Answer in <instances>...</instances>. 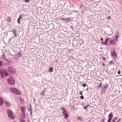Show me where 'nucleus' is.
Returning a JSON list of instances; mask_svg holds the SVG:
<instances>
[{
  "mask_svg": "<svg viewBox=\"0 0 122 122\" xmlns=\"http://www.w3.org/2000/svg\"><path fill=\"white\" fill-rule=\"evenodd\" d=\"M62 113L63 116H65V118H66L68 117L67 114H66V113H64V112H63Z\"/></svg>",
  "mask_w": 122,
  "mask_h": 122,
  "instance_id": "nucleus-11",
  "label": "nucleus"
},
{
  "mask_svg": "<svg viewBox=\"0 0 122 122\" xmlns=\"http://www.w3.org/2000/svg\"><path fill=\"white\" fill-rule=\"evenodd\" d=\"M78 119L81 121L82 120V118L81 117L79 118Z\"/></svg>",
  "mask_w": 122,
  "mask_h": 122,
  "instance_id": "nucleus-29",
  "label": "nucleus"
},
{
  "mask_svg": "<svg viewBox=\"0 0 122 122\" xmlns=\"http://www.w3.org/2000/svg\"><path fill=\"white\" fill-rule=\"evenodd\" d=\"M7 70L9 72L13 74L15 72V70L14 68L10 66H9L8 67Z\"/></svg>",
  "mask_w": 122,
  "mask_h": 122,
  "instance_id": "nucleus-4",
  "label": "nucleus"
},
{
  "mask_svg": "<svg viewBox=\"0 0 122 122\" xmlns=\"http://www.w3.org/2000/svg\"><path fill=\"white\" fill-rule=\"evenodd\" d=\"M107 86V85H103L102 90V93H104L105 92Z\"/></svg>",
  "mask_w": 122,
  "mask_h": 122,
  "instance_id": "nucleus-5",
  "label": "nucleus"
},
{
  "mask_svg": "<svg viewBox=\"0 0 122 122\" xmlns=\"http://www.w3.org/2000/svg\"><path fill=\"white\" fill-rule=\"evenodd\" d=\"M24 100L22 98H21L20 99V102L21 104H23L24 102Z\"/></svg>",
  "mask_w": 122,
  "mask_h": 122,
  "instance_id": "nucleus-12",
  "label": "nucleus"
},
{
  "mask_svg": "<svg viewBox=\"0 0 122 122\" xmlns=\"http://www.w3.org/2000/svg\"><path fill=\"white\" fill-rule=\"evenodd\" d=\"M4 57V54L3 55V56L2 57V58H3Z\"/></svg>",
  "mask_w": 122,
  "mask_h": 122,
  "instance_id": "nucleus-48",
  "label": "nucleus"
},
{
  "mask_svg": "<svg viewBox=\"0 0 122 122\" xmlns=\"http://www.w3.org/2000/svg\"><path fill=\"white\" fill-rule=\"evenodd\" d=\"M63 111H64V112H64V113H66V111L65 110H63Z\"/></svg>",
  "mask_w": 122,
  "mask_h": 122,
  "instance_id": "nucleus-42",
  "label": "nucleus"
},
{
  "mask_svg": "<svg viewBox=\"0 0 122 122\" xmlns=\"http://www.w3.org/2000/svg\"><path fill=\"white\" fill-rule=\"evenodd\" d=\"M30 0H25V2L27 3L30 1Z\"/></svg>",
  "mask_w": 122,
  "mask_h": 122,
  "instance_id": "nucleus-27",
  "label": "nucleus"
},
{
  "mask_svg": "<svg viewBox=\"0 0 122 122\" xmlns=\"http://www.w3.org/2000/svg\"><path fill=\"white\" fill-rule=\"evenodd\" d=\"M86 90H88V89H86Z\"/></svg>",
  "mask_w": 122,
  "mask_h": 122,
  "instance_id": "nucleus-50",
  "label": "nucleus"
},
{
  "mask_svg": "<svg viewBox=\"0 0 122 122\" xmlns=\"http://www.w3.org/2000/svg\"><path fill=\"white\" fill-rule=\"evenodd\" d=\"M22 51H19V53L20 54L21 53V52Z\"/></svg>",
  "mask_w": 122,
  "mask_h": 122,
  "instance_id": "nucleus-44",
  "label": "nucleus"
},
{
  "mask_svg": "<svg viewBox=\"0 0 122 122\" xmlns=\"http://www.w3.org/2000/svg\"><path fill=\"white\" fill-rule=\"evenodd\" d=\"M7 113L8 117L10 118L11 119H13L15 118V115L13 112L11 110H8Z\"/></svg>",
  "mask_w": 122,
  "mask_h": 122,
  "instance_id": "nucleus-1",
  "label": "nucleus"
},
{
  "mask_svg": "<svg viewBox=\"0 0 122 122\" xmlns=\"http://www.w3.org/2000/svg\"><path fill=\"white\" fill-rule=\"evenodd\" d=\"M109 118H110V117H112V118L113 117V115H112V113H111L109 115Z\"/></svg>",
  "mask_w": 122,
  "mask_h": 122,
  "instance_id": "nucleus-18",
  "label": "nucleus"
},
{
  "mask_svg": "<svg viewBox=\"0 0 122 122\" xmlns=\"http://www.w3.org/2000/svg\"><path fill=\"white\" fill-rule=\"evenodd\" d=\"M118 36H119V34L117 32V34L115 36V37H116V38H117Z\"/></svg>",
  "mask_w": 122,
  "mask_h": 122,
  "instance_id": "nucleus-22",
  "label": "nucleus"
},
{
  "mask_svg": "<svg viewBox=\"0 0 122 122\" xmlns=\"http://www.w3.org/2000/svg\"><path fill=\"white\" fill-rule=\"evenodd\" d=\"M109 40V39H106V40H105V41L107 42V40Z\"/></svg>",
  "mask_w": 122,
  "mask_h": 122,
  "instance_id": "nucleus-35",
  "label": "nucleus"
},
{
  "mask_svg": "<svg viewBox=\"0 0 122 122\" xmlns=\"http://www.w3.org/2000/svg\"><path fill=\"white\" fill-rule=\"evenodd\" d=\"M82 85L83 86L85 87L86 86V84L85 83L83 84H82Z\"/></svg>",
  "mask_w": 122,
  "mask_h": 122,
  "instance_id": "nucleus-28",
  "label": "nucleus"
},
{
  "mask_svg": "<svg viewBox=\"0 0 122 122\" xmlns=\"http://www.w3.org/2000/svg\"><path fill=\"white\" fill-rule=\"evenodd\" d=\"M112 119V117H110V118H109L107 122H110Z\"/></svg>",
  "mask_w": 122,
  "mask_h": 122,
  "instance_id": "nucleus-21",
  "label": "nucleus"
},
{
  "mask_svg": "<svg viewBox=\"0 0 122 122\" xmlns=\"http://www.w3.org/2000/svg\"><path fill=\"white\" fill-rule=\"evenodd\" d=\"M17 56H18V57H20L22 56V54H20L19 53H18L17 54Z\"/></svg>",
  "mask_w": 122,
  "mask_h": 122,
  "instance_id": "nucleus-20",
  "label": "nucleus"
},
{
  "mask_svg": "<svg viewBox=\"0 0 122 122\" xmlns=\"http://www.w3.org/2000/svg\"><path fill=\"white\" fill-rule=\"evenodd\" d=\"M80 95H82V92H81V93H80Z\"/></svg>",
  "mask_w": 122,
  "mask_h": 122,
  "instance_id": "nucleus-46",
  "label": "nucleus"
},
{
  "mask_svg": "<svg viewBox=\"0 0 122 122\" xmlns=\"http://www.w3.org/2000/svg\"><path fill=\"white\" fill-rule=\"evenodd\" d=\"M22 116H23V117H20V118H23V119H24V118H25V112L24 113L23 112Z\"/></svg>",
  "mask_w": 122,
  "mask_h": 122,
  "instance_id": "nucleus-15",
  "label": "nucleus"
},
{
  "mask_svg": "<svg viewBox=\"0 0 122 122\" xmlns=\"http://www.w3.org/2000/svg\"><path fill=\"white\" fill-rule=\"evenodd\" d=\"M109 18H110L111 17H110V16H109Z\"/></svg>",
  "mask_w": 122,
  "mask_h": 122,
  "instance_id": "nucleus-52",
  "label": "nucleus"
},
{
  "mask_svg": "<svg viewBox=\"0 0 122 122\" xmlns=\"http://www.w3.org/2000/svg\"><path fill=\"white\" fill-rule=\"evenodd\" d=\"M111 53V55L113 56L114 58H117V57L116 53L115 50H113L112 51Z\"/></svg>",
  "mask_w": 122,
  "mask_h": 122,
  "instance_id": "nucleus-6",
  "label": "nucleus"
},
{
  "mask_svg": "<svg viewBox=\"0 0 122 122\" xmlns=\"http://www.w3.org/2000/svg\"><path fill=\"white\" fill-rule=\"evenodd\" d=\"M29 111V108L28 109Z\"/></svg>",
  "mask_w": 122,
  "mask_h": 122,
  "instance_id": "nucleus-54",
  "label": "nucleus"
},
{
  "mask_svg": "<svg viewBox=\"0 0 122 122\" xmlns=\"http://www.w3.org/2000/svg\"><path fill=\"white\" fill-rule=\"evenodd\" d=\"M5 105L7 107H9L11 106V104L10 102L7 101H5Z\"/></svg>",
  "mask_w": 122,
  "mask_h": 122,
  "instance_id": "nucleus-7",
  "label": "nucleus"
},
{
  "mask_svg": "<svg viewBox=\"0 0 122 122\" xmlns=\"http://www.w3.org/2000/svg\"><path fill=\"white\" fill-rule=\"evenodd\" d=\"M102 83H100V85L99 86V87L100 88H101L102 86Z\"/></svg>",
  "mask_w": 122,
  "mask_h": 122,
  "instance_id": "nucleus-23",
  "label": "nucleus"
},
{
  "mask_svg": "<svg viewBox=\"0 0 122 122\" xmlns=\"http://www.w3.org/2000/svg\"><path fill=\"white\" fill-rule=\"evenodd\" d=\"M4 102L1 97H0V106L2 105L3 103Z\"/></svg>",
  "mask_w": 122,
  "mask_h": 122,
  "instance_id": "nucleus-10",
  "label": "nucleus"
},
{
  "mask_svg": "<svg viewBox=\"0 0 122 122\" xmlns=\"http://www.w3.org/2000/svg\"><path fill=\"white\" fill-rule=\"evenodd\" d=\"M112 121L113 122H115V119H113L112 120Z\"/></svg>",
  "mask_w": 122,
  "mask_h": 122,
  "instance_id": "nucleus-38",
  "label": "nucleus"
},
{
  "mask_svg": "<svg viewBox=\"0 0 122 122\" xmlns=\"http://www.w3.org/2000/svg\"><path fill=\"white\" fill-rule=\"evenodd\" d=\"M71 28H72V29H73V28H72V27H71Z\"/></svg>",
  "mask_w": 122,
  "mask_h": 122,
  "instance_id": "nucleus-51",
  "label": "nucleus"
},
{
  "mask_svg": "<svg viewBox=\"0 0 122 122\" xmlns=\"http://www.w3.org/2000/svg\"><path fill=\"white\" fill-rule=\"evenodd\" d=\"M110 42L111 44H115L116 43L115 41L113 40H111Z\"/></svg>",
  "mask_w": 122,
  "mask_h": 122,
  "instance_id": "nucleus-13",
  "label": "nucleus"
},
{
  "mask_svg": "<svg viewBox=\"0 0 122 122\" xmlns=\"http://www.w3.org/2000/svg\"><path fill=\"white\" fill-rule=\"evenodd\" d=\"M10 89L11 92L15 94L18 95H20L21 94V92L16 88L11 87Z\"/></svg>",
  "mask_w": 122,
  "mask_h": 122,
  "instance_id": "nucleus-2",
  "label": "nucleus"
},
{
  "mask_svg": "<svg viewBox=\"0 0 122 122\" xmlns=\"http://www.w3.org/2000/svg\"><path fill=\"white\" fill-rule=\"evenodd\" d=\"M20 109L22 112L24 113L26 110V107H21Z\"/></svg>",
  "mask_w": 122,
  "mask_h": 122,
  "instance_id": "nucleus-9",
  "label": "nucleus"
},
{
  "mask_svg": "<svg viewBox=\"0 0 122 122\" xmlns=\"http://www.w3.org/2000/svg\"><path fill=\"white\" fill-rule=\"evenodd\" d=\"M61 19L63 21H69V20L70 19L67 17H65L64 18H63L61 17Z\"/></svg>",
  "mask_w": 122,
  "mask_h": 122,
  "instance_id": "nucleus-8",
  "label": "nucleus"
},
{
  "mask_svg": "<svg viewBox=\"0 0 122 122\" xmlns=\"http://www.w3.org/2000/svg\"><path fill=\"white\" fill-rule=\"evenodd\" d=\"M7 81L11 85H13L15 82L14 79L12 77L8 78L7 79Z\"/></svg>",
  "mask_w": 122,
  "mask_h": 122,
  "instance_id": "nucleus-3",
  "label": "nucleus"
},
{
  "mask_svg": "<svg viewBox=\"0 0 122 122\" xmlns=\"http://www.w3.org/2000/svg\"><path fill=\"white\" fill-rule=\"evenodd\" d=\"M103 39H101V40L102 41H103Z\"/></svg>",
  "mask_w": 122,
  "mask_h": 122,
  "instance_id": "nucleus-45",
  "label": "nucleus"
},
{
  "mask_svg": "<svg viewBox=\"0 0 122 122\" xmlns=\"http://www.w3.org/2000/svg\"><path fill=\"white\" fill-rule=\"evenodd\" d=\"M53 68L51 67L49 69V71L51 72H52L53 71Z\"/></svg>",
  "mask_w": 122,
  "mask_h": 122,
  "instance_id": "nucleus-17",
  "label": "nucleus"
},
{
  "mask_svg": "<svg viewBox=\"0 0 122 122\" xmlns=\"http://www.w3.org/2000/svg\"><path fill=\"white\" fill-rule=\"evenodd\" d=\"M114 63L113 61H110L109 62V63Z\"/></svg>",
  "mask_w": 122,
  "mask_h": 122,
  "instance_id": "nucleus-34",
  "label": "nucleus"
},
{
  "mask_svg": "<svg viewBox=\"0 0 122 122\" xmlns=\"http://www.w3.org/2000/svg\"><path fill=\"white\" fill-rule=\"evenodd\" d=\"M44 92H42V93H41V94L42 95H43H43H44Z\"/></svg>",
  "mask_w": 122,
  "mask_h": 122,
  "instance_id": "nucleus-39",
  "label": "nucleus"
},
{
  "mask_svg": "<svg viewBox=\"0 0 122 122\" xmlns=\"http://www.w3.org/2000/svg\"><path fill=\"white\" fill-rule=\"evenodd\" d=\"M117 38H116V40H116V41H117Z\"/></svg>",
  "mask_w": 122,
  "mask_h": 122,
  "instance_id": "nucleus-49",
  "label": "nucleus"
},
{
  "mask_svg": "<svg viewBox=\"0 0 122 122\" xmlns=\"http://www.w3.org/2000/svg\"><path fill=\"white\" fill-rule=\"evenodd\" d=\"M107 42L105 41L104 42H102V43L103 44L104 43V45H106L107 44Z\"/></svg>",
  "mask_w": 122,
  "mask_h": 122,
  "instance_id": "nucleus-25",
  "label": "nucleus"
},
{
  "mask_svg": "<svg viewBox=\"0 0 122 122\" xmlns=\"http://www.w3.org/2000/svg\"><path fill=\"white\" fill-rule=\"evenodd\" d=\"M100 122H104V120H103L102 121H101Z\"/></svg>",
  "mask_w": 122,
  "mask_h": 122,
  "instance_id": "nucleus-41",
  "label": "nucleus"
},
{
  "mask_svg": "<svg viewBox=\"0 0 122 122\" xmlns=\"http://www.w3.org/2000/svg\"><path fill=\"white\" fill-rule=\"evenodd\" d=\"M20 122H25V121H24V119L23 118H20Z\"/></svg>",
  "mask_w": 122,
  "mask_h": 122,
  "instance_id": "nucleus-19",
  "label": "nucleus"
},
{
  "mask_svg": "<svg viewBox=\"0 0 122 122\" xmlns=\"http://www.w3.org/2000/svg\"><path fill=\"white\" fill-rule=\"evenodd\" d=\"M121 119L120 118L118 119V120L116 122H118L120 121H121Z\"/></svg>",
  "mask_w": 122,
  "mask_h": 122,
  "instance_id": "nucleus-33",
  "label": "nucleus"
},
{
  "mask_svg": "<svg viewBox=\"0 0 122 122\" xmlns=\"http://www.w3.org/2000/svg\"><path fill=\"white\" fill-rule=\"evenodd\" d=\"M21 19V17L20 15H19V17L17 19V21H18V23L19 24L20 23V22L19 20Z\"/></svg>",
  "mask_w": 122,
  "mask_h": 122,
  "instance_id": "nucleus-16",
  "label": "nucleus"
},
{
  "mask_svg": "<svg viewBox=\"0 0 122 122\" xmlns=\"http://www.w3.org/2000/svg\"><path fill=\"white\" fill-rule=\"evenodd\" d=\"M4 72L5 76H7L8 75V74L6 72V71L5 70H4Z\"/></svg>",
  "mask_w": 122,
  "mask_h": 122,
  "instance_id": "nucleus-14",
  "label": "nucleus"
},
{
  "mask_svg": "<svg viewBox=\"0 0 122 122\" xmlns=\"http://www.w3.org/2000/svg\"><path fill=\"white\" fill-rule=\"evenodd\" d=\"M103 60H105V58H103Z\"/></svg>",
  "mask_w": 122,
  "mask_h": 122,
  "instance_id": "nucleus-47",
  "label": "nucleus"
},
{
  "mask_svg": "<svg viewBox=\"0 0 122 122\" xmlns=\"http://www.w3.org/2000/svg\"><path fill=\"white\" fill-rule=\"evenodd\" d=\"M87 106H86V107H84L83 108L84 109H87Z\"/></svg>",
  "mask_w": 122,
  "mask_h": 122,
  "instance_id": "nucleus-37",
  "label": "nucleus"
},
{
  "mask_svg": "<svg viewBox=\"0 0 122 122\" xmlns=\"http://www.w3.org/2000/svg\"><path fill=\"white\" fill-rule=\"evenodd\" d=\"M118 74H120V71H119L118 72Z\"/></svg>",
  "mask_w": 122,
  "mask_h": 122,
  "instance_id": "nucleus-36",
  "label": "nucleus"
},
{
  "mask_svg": "<svg viewBox=\"0 0 122 122\" xmlns=\"http://www.w3.org/2000/svg\"><path fill=\"white\" fill-rule=\"evenodd\" d=\"M80 97H81V98L82 99H83L84 98V97L83 96H81Z\"/></svg>",
  "mask_w": 122,
  "mask_h": 122,
  "instance_id": "nucleus-30",
  "label": "nucleus"
},
{
  "mask_svg": "<svg viewBox=\"0 0 122 122\" xmlns=\"http://www.w3.org/2000/svg\"><path fill=\"white\" fill-rule=\"evenodd\" d=\"M109 18H110L111 17H110V16H109Z\"/></svg>",
  "mask_w": 122,
  "mask_h": 122,
  "instance_id": "nucleus-53",
  "label": "nucleus"
},
{
  "mask_svg": "<svg viewBox=\"0 0 122 122\" xmlns=\"http://www.w3.org/2000/svg\"><path fill=\"white\" fill-rule=\"evenodd\" d=\"M117 119H118V118L117 117H116L115 118V119H115V120Z\"/></svg>",
  "mask_w": 122,
  "mask_h": 122,
  "instance_id": "nucleus-43",
  "label": "nucleus"
},
{
  "mask_svg": "<svg viewBox=\"0 0 122 122\" xmlns=\"http://www.w3.org/2000/svg\"><path fill=\"white\" fill-rule=\"evenodd\" d=\"M12 31L13 33L14 34H15V30H12Z\"/></svg>",
  "mask_w": 122,
  "mask_h": 122,
  "instance_id": "nucleus-24",
  "label": "nucleus"
},
{
  "mask_svg": "<svg viewBox=\"0 0 122 122\" xmlns=\"http://www.w3.org/2000/svg\"><path fill=\"white\" fill-rule=\"evenodd\" d=\"M2 65V63L1 61H0V66H1Z\"/></svg>",
  "mask_w": 122,
  "mask_h": 122,
  "instance_id": "nucleus-31",
  "label": "nucleus"
},
{
  "mask_svg": "<svg viewBox=\"0 0 122 122\" xmlns=\"http://www.w3.org/2000/svg\"><path fill=\"white\" fill-rule=\"evenodd\" d=\"M10 20H11V19H10V17L8 18V19L7 20V21H8L9 22L10 21Z\"/></svg>",
  "mask_w": 122,
  "mask_h": 122,
  "instance_id": "nucleus-26",
  "label": "nucleus"
},
{
  "mask_svg": "<svg viewBox=\"0 0 122 122\" xmlns=\"http://www.w3.org/2000/svg\"><path fill=\"white\" fill-rule=\"evenodd\" d=\"M37 122H40V120H37Z\"/></svg>",
  "mask_w": 122,
  "mask_h": 122,
  "instance_id": "nucleus-40",
  "label": "nucleus"
},
{
  "mask_svg": "<svg viewBox=\"0 0 122 122\" xmlns=\"http://www.w3.org/2000/svg\"><path fill=\"white\" fill-rule=\"evenodd\" d=\"M46 89H44L42 91V92L44 93L46 91Z\"/></svg>",
  "mask_w": 122,
  "mask_h": 122,
  "instance_id": "nucleus-32",
  "label": "nucleus"
}]
</instances>
